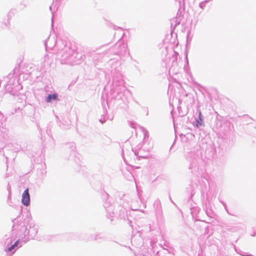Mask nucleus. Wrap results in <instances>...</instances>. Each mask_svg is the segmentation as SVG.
Wrapping results in <instances>:
<instances>
[{
	"label": "nucleus",
	"instance_id": "1",
	"mask_svg": "<svg viewBox=\"0 0 256 256\" xmlns=\"http://www.w3.org/2000/svg\"><path fill=\"white\" fill-rule=\"evenodd\" d=\"M22 202L26 206H28L30 204V196L28 192V188H26L23 192Z\"/></svg>",
	"mask_w": 256,
	"mask_h": 256
},
{
	"label": "nucleus",
	"instance_id": "4",
	"mask_svg": "<svg viewBox=\"0 0 256 256\" xmlns=\"http://www.w3.org/2000/svg\"><path fill=\"white\" fill-rule=\"evenodd\" d=\"M201 115H202V113L200 112V117Z\"/></svg>",
	"mask_w": 256,
	"mask_h": 256
},
{
	"label": "nucleus",
	"instance_id": "3",
	"mask_svg": "<svg viewBox=\"0 0 256 256\" xmlns=\"http://www.w3.org/2000/svg\"><path fill=\"white\" fill-rule=\"evenodd\" d=\"M18 240H17L12 246L10 248H8V250L11 251L12 249H14L16 246H18Z\"/></svg>",
	"mask_w": 256,
	"mask_h": 256
},
{
	"label": "nucleus",
	"instance_id": "2",
	"mask_svg": "<svg viewBox=\"0 0 256 256\" xmlns=\"http://www.w3.org/2000/svg\"><path fill=\"white\" fill-rule=\"evenodd\" d=\"M57 98L56 94H49L46 98L47 102H50L52 100H56Z\"/></svg>",
	"mask_w": 256,
	"mask_h": 256
}]
</instances>
